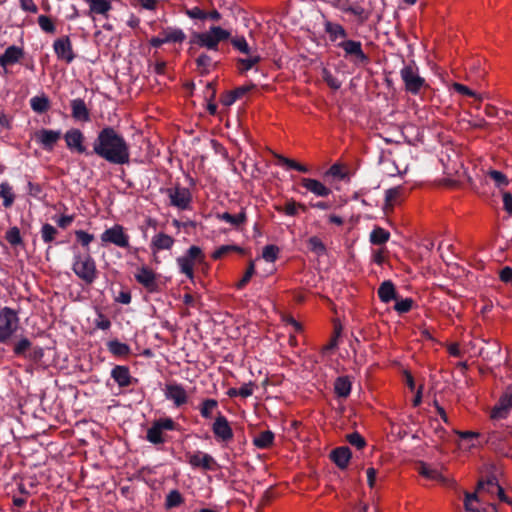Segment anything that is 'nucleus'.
<instances>
[{
    "mask_svg": "<svg viewBox=\"0 0 512 512\" xmlns=\"http://www.w3.org/2000/svg\"><path fill=\"white\" fill-rule=\"evenodd\" d=\"M92 147L93 153L111 164L123 165L129 163V145L113 127H105L100 130Z\"/></svg>",
    "mask_w": 512,
    "mask_h": 512,
    "instance_id": "nucleus-1",
    "label": "nucleus"
},
{
    "mask_svg": "<svg viewBox=\"0 0 512 512\" xmlns=\"http://www.w3.org/2000/svg\"><path fill=\"white\" fill-rule=\"evenodd\" d=\"M72 270L87 285H91L98 276L96 262L89 252L84 254L80 252L74 253Z\"/></svg>",
    "mask_w": 512,
    "mask_h": 512,
    "instance_id": "nucleus-2",
    "label": "nucleus"
},
{
    "mask_svg": "<svg viewBox=\"0 0 512 512\" xmlns=\"http://www.w3.org/2000/svg\"><path fill=\"white\" fill-rule=\"evenodd\" d=\"M229 37V31L220 26H212L208 31L193 33L190 43L210 51H218L219 43Z\"/></svg>",
    "mask_w": 512,
    "mask_h": 512,
    "instance_id": "nucleus-3",
    "label": "nucleus"
},
{
    "mask_svg": "<svg viewBox=\"0 0 512 512\" xmlns=\"http://www.w3.org/2000/svg\"><path fill=\"white\" fill-rule=\"evenodd\" d=\"M19 327L20 318L18 313L10 307H3L0 310V343H9Z\"/></svg>",
    "mask_w": 512,
    "mask_h": 512,
    "instance_id": "nucleus-4",
    "label": "nucleus"
},
{
    "mask_svg": "<svg viewBox=\"0 0 512 512\" xmlns=\"http://www.w3.org/2000/svg\"><path fill=\"white\" fill-rule=\"evenodd\" d=\"M400 76L405 90L413 95H418L422 88L427 86L426 80L420 75L419 68L413 61L401 68Z\"/></svg>",
    "mask_w": 512,
    "mask_h": 512,
    "instance_id": "nucleus-5",
    "label": "nucleus"
},
{
    "mask_svg": "<svg viewBox=\"0 0 512 512\" xmlns=\"http://www.w3.org/2000/svg\"><path fill=\"white\" fill-rule=\"evenodd\" d=\"M205 260V255L202 249L198 246H191L186 251V253L177 258L176 262L179 267V270L182 274L186 275V277L190 280L194 279V266L197 263H203Z\"/></svg>",
    "mask_w": 512,
    "mask_h": 512,
    "instance_id": "nucleus-6",
    "label": "nucleus"
},
{
    "mask_svg": "<svg viewBox=\"0 0 512 512\" xmlns=\"http://www.w3.org/2000/svg\"><path fill=\"white\" fill-rule=\"evenodd\" d=\"M102 244H114L120 248H128L129 235L125 232V229L120 224H115L112 227L106 229L100 236Z\"/></svg>",
    "mask_w": 512,
    "mask_h": 512,
    "instance_id": "nucleus-7",
    "label": "nucleus"
},
{
    "mask_svg": "<svg viewBox=\"0 0 512 512\" xmlns=\"http://www.w3.org/2000/svg\"><path fill=\"white\" fill-rule=\"evenodd\" d=\"M166 194L170 200V205L178 208L179 210H187L192 201V195L188 188L180 185L166 189Z\"/></svg>",
    "mask_w": 512,
    "mask_h": 512,
    "instance_id": "nucleus-8",
    "label": "nucleus"
},
{
    "mask_svg": "<svg viewBox=\"0 0 512 512\" xmlns=\"http://www.w3.org/2000/svg\"><path fill=\"white\" fill-rule=\"evenodd\" d=\"M212 432L218 441L224 443L230 442L234 437L233 430L227 418L220 412L212 424Z\"/></svg>",
    "mask_w": 512,
    "mask_h": 512,
    "instance_id": "nucleus-9",
    "label": "nucleus"
},
{
    "mask_svg": "<svg viewBox=\"0 0 512 512\" xmlns=\"http://www.w3.org/2000/svg\"><path fill=\"white\" fill-rule=\"evenodd\" d=\"M54 52L59 60L70 64L75 59L72 42L69 36L57 38L53 43Z\"/></svg>",
    "mask_w": 512,
    "mask_h": 512,
    "instance_id": "nucleus-10",
    "label": "nucleus"
},
{
    "mask_svg": "<svg viewBox=\"0 0 512 512\" xmlns=\"http://www.w3.org/2000/svg\"><path fill=\"white\" fill-rule=\"evenodd\" d=\"M164 395L166 399L172 401L176 407H180L188 401L187 392L181 384H166Z\"/></svg>",
    "mask_w": 512,
    "mask_h": 512,
    "instance_id": "nucleus-11",
    "label": "nucleus"
},
{
    "mask_svg": "<svg viewBox=\"0 0 512 512\" xmlns=\"http://www.w3.org/2000/svg\"><path fill=\"white\" fill-rule=\"evenodd\" d=\"M61 138L60 130L41 129L35 134V139L43 149L47 151L53 150L55 144Z\"/></svg>",
    "mask_w": 512,
    "mask_h": 512,
    "instance_id": "nucleus-12",
    "label": "nucleus"
},
{
    "mask_svg": "<svg viewBox=\"0 0 512 512\" xmlns=\"http://www.w3.org/2000/svg\"><path fill=\"white\" fill-rule=\"evenodd\" d=\"M338 47L344 50L346 56H354L361 63L368 61V56L363 52L360 41L344 39L338 43Z\"/></svg>",
    "mask_w": 512,
    "mask_h": 512,
    "instance_id": "nucleus-13",
    "label": "nucleus"
},
{
    "mask_svg": "<svg viewBox=\"0 0 512 512\" xmlns=\"http://www.w3.org/2000/svg\"><path fill=\"white\" fill-rule=\"evenodd\" d=\"M512 408V389H508L499 399V402L491 411L492 419H504Z\"/></svg>",
    "mask_w": 512,
    "mask_h": 512,
    "instance_id": "nucleus-14",
    "label": "nucleus"
},
{
    "mask_svg": "<svg viewBox=\"0 0 512 512\" xmlns=\"http://www.w3.org/2000/svg\"><path fill=\"white\" fill-rule=\"evenodd\" d=\"M138 283L144 286L149 292H157L158 284L155 273L148 267H141L135 274Z\"/></svg>",
    "mask_w": 512,
    "mask_h": 512,
    "instance_id": "nucleus-15",
    "label": "nucleus"
},
{
    "mask_svg": "<svg viewBox=\"0 0 512 512\" xmlns=\"http://www.w3.org/2000/svg\"><path fill=\"white\" fill-rule=\"evenodd\" d=\"M23 56L24 51L22 48L15 45L7 47L4 53L0 55V66L4 69V73H8L7 66L19 62Z\"/></svg>",
    "mask_w": 512,
    "mask_h": 512,
    "instance_id": "nucleus-16",
    "label": "nucleus"
},
{
    "mask_svg": "<svg viewBox=\"0 0 512 512\" xmlns=\"http://www.w3.org/2000/svg\"><path fill=\"white\" fill-rule=\"evenodd\" d=\"M64 139L70 150L86 153V147L83 145L84 135L79 129L73 128L68 130L64 135Z\"/></svg>",
    "mask_w": 512,
    "mask_h": 512,
    "instance_id": "nucleus-17",
    "label": "nucleus"
},
{
    "mask_svg": "<svg viewBox=\"0 0 512 512\" xmlns=\"http://www.w3.org/2000/svg\"><path fill=\"white\" fill-rule=\"evenodd\" d=\"M188 463L194 468L204 470H214L216 466V461L211 455L200 451L189 455Z\"/></svg>",
    "mask_w": 512,
    "mask_h": 512,
    "instance_id": "nucleus-18",
    "label": "nucleus"
},
{
    "mask_svg": "<svg viewBox=\"0 0 512 512\" xmlns=\"http://www.w3.org/2000/svg\"><path fill=\"white\" fill-rule=\"evenodd\" d=\"M418 472L420 475L427 479L438 481L444 485L450 484V480L446 476H444L439 469L431 467L430 465L424 462L419 463Z\"/></svg>",
    "mask_w": 512,
    "mask_h": 512,
    "instance_id": "nucleus-19",
    "label": "nucleus"
},
{
    "mask_svg": "<svg viewBox=\"0 0 512 512\" xmlns=\"http://www.w3.org/2000/svg\"><path fill=\"white\" fill-rule=\"evenodd\" d=\"M301 185L309 192L318 197H327L331 193V189L322 182L312 178H302Z\"/></svg>",
    "mask_w": 512,
    "mask_h": 512,
    "instance_id": "nucleus-20",
    "label": "nucleus"
},
{
    "mask_svg": "<svg viewBox=\"0 0 512 512\" xmlns=\"http://www.w3.org/2000/svg\"><path fill=\"white\" fill-rule=\"evenodd\" d=\"M88 6V15H101L108 17L110 10L112 9V3L110 0H84Z\"/></svg>",
    "mask_w": 512,
    "mask_h": 512,
    "instance_id": "nucleus-21",
    "label": "nucleus"
},
{
    "mask_svg": "<svg viewBox=\"0 0 512 512\" xmlns=\"http://www.w3.org/2000/svg\"><path fill=\"white\" fill-rule=\"evenodd\" d=\"M174 243L175 240L172 236L160 232L153 236L150 246L153 253H156L161 250H170L173 247Z\"/></svg>",
    "mask_w": 512,
    "mask_h": 512,
    "instance_id": "nucleus-22",
    "label": "nucleus"
},
{
    "mask_svg": "<svg viewBox=\"0 0 512 512\" xmlns=\"http://www.w3.org/2000/svg\"><path fill=\"white\" fill-rule=\"evenodd\" d=\"M111 377L122 388L128 387L132 383L130 370L124 365H116L111 371Z\"/></svg>",
    "mask_w": 512,
    "mask_h": 512,
    "instance_id": "nucleus-23",
    "label": "nucleus"
},
{
    "mask_svg": "<svg viewBox=\"0 0 512 512\" xmlns=\"http://www.w3.org/2000/svg\"><path fill=\"white\" fill-rule=\"evenodd\" d=\"M72 117L76 121L88 122L90 121V112L87 108L85 101L81 98H76L71 101Z\"/></svg>",
    "mask_w": 512,
    "mask_h": 512,
    "instance_id": "nucleus-24",
    "label": "nucleus"
},
{
    "mask_svg": "<svg viewBox=\"0 0 512 512\" xmlns=\"http://www.w3.org/2000/svg\"><path fill=\"white\" fill-rule=\"evenodd\" d=\"M216 218L220 221L229 223L235 229H239L242 225L247 222L246 209L241 208L240 212L236 215H232L228 212L218 213Z\"/></svg>",
    "mask_w": 512,
    "mask_h": 512,
    "instance_id": "nucleus-25",
    "label": "nucleus"
},
{
    "mask_svg": "<svg viewBox=\"0 0 512 512\" xmlns=\"http://www.w3.org/2000/svg\"><path fill=\"white\" fill-rule=\"evenodd\" d=\"M331 459L340 468L345 469L351 459V451L349 447L342 446L331 452Z\"/></svg>",
    "mask_w": 512,
    "mask_h": 512,
    "instance_id": "nucleus-26",
    "label": "nucleus"
},
{
    "mask_svg": "<svg viewBox=\"0 0 512 512\" xmlns=\"http://www.w3.org/2000/svg\"><path fill=\"white\" fill-rule=\"evenodd\" d=\"M378 297L383 303H389L396 299L395 285L391 280H386L381 283L378 288Z\"/></svg>",
    "mask_w": 512,
    "mask_h": 512,
    "instance_id": "nucleus-27",
    "label": "nucleus"
},
{
    "mask_svg": "<svg viewBox=\"0 0 512 512\" xmlns=\"http://www.w3.org/2000/svg\"><path fill=\"white\" fill-rule=\"evenodd\" d=\"M165 43H182L186 39L184 31L177 27H166L160 33Z\"/></svg>",
    "mask_w": 512,
    "mask_h": 512,
    "instance_id": "nucleus-28",
    "label": "nucleus"
},
{
    "mask_svg": "<svg viewBox=\"0 0 512 512\" xmlns=\"http://www.w3.org/2000/svg\"><path fill=\"white\" fill-rule=\"evenodd\" d=\"M352 381L349 376L337 377L334 382V392L340 398H346L350 395Z\"/></svg>",
    "mask_w": 512,
    "mask_h": 512,
    "instance_id": "nucleus-29",
    "label": "nucleus"
},
{
    "mask_svg": "<svg viewBox=\"0 0 512 512\" xmlns=\"http://www.w3.org/2000/svg\"><path fill=\"white\" fill-rule=\"evenodd\" d=\"M324 30L329 35V39L335 42L338 39H345L347 37L346 30L338 23L325 21Z\"/></svg>",
    "mask_w": 512,
    "mask_h": 512,
    "instance_id": "nucleus-30",
    "label": "nucleus"
},
{
    "mask_svg": "<svg viewBox=\"0 0 512 512\" xmlns=\"http://www.w3.org/2000/svg\"><path fill=\"white\" fill-rule=\"evenodd\" d=\"M106 345L109 352L116 357H126L131 353L130 346L117 339L108 341Z\"/></svg>",
    "mask_w": 512,
    "mask_h": 512,
    "instance_id": "nucleus-31",
    "label": "nucleus"
},
{
    "mask_svg": "<svg viewBox=\"0 0 512 512\" xmlns=\"http://www.w3.org/2000/svg\"><path fill=\"white\" fill-rule=\"evenodd\" d=\"M390 239V232L376 226L370 233L369 240L373 245H383Z\"/></svg>",
    "mask_w": 512,
    "mask_h": 512,
    "instance_id": "nucleus-32",
    "label": "nucleus"
},
{
    "mask_svg": "<svg viewBox=\"0 0 512 512\" xmlns=\"http://www.w3.org/2000/svg\"><path fill=\"white\" fill-rule=\"evenodd\" d=\"M274 433L270 430L262 431L253 439V444L259 449H266L273 444Z\"/></svg>",
    "mask_w": 512,
    "mask_h": 512,
    "instance_id": "nucleus-33",
    "label": "nucleus"
},
{
    "mask_svg": "<svg viewBox=\"0 0 512 512\" xmlns=\"http://www.w3.org/2000/svg\"><path fill=\"white\" fill-rule=\"evenodd\" d=\"M404 188L402 186H396L387 189L385 192V207L392 208L398 200L403 196Z\"/></svg>",
    "mask_w": 512,
    "mask_h": 512,
    "instance_id": "nucleus-34",
    "label": "nucleus"
},
{
    "mask_svg": "<svg viewBox=\"0 0 512 512\" xmlns=\"http://www.w3.org/2000/svg\"><path fill=\"white\" fill-rule=\"evenodd\" d=\"M30 106L34 112L41 114L49 109L50 102L45 95L34 96L30 99Z\"/></svg>",
    "mask_w": 512,
    "mask_h": 512,
    "instance_id": "nucleus-35",
    "label": "nucleus"
},
{
    "mask_svg": "<svg viewBox=\"0 0 512 512\" xmlns=\"http://www.w3.org/2000/svg\"><path fill=\"white\" fill-rule=\"evenodd\" d=\"M0 197L3 198V206L9 208L12 206L15 200V194L12 186L8 182H2L0 184Z\"/></svg>",
    "mask_w": 512,
    "mask_h": 512,
    "instance_id": "nucleus-36",
    "label": "nucleus"
},
{
    "mask_svg": "<svg viewBox=\"0 0 512 512\" xmlns=\"http://www.w3.org/2000/svg\"><path fill=\"white\" fill-rule=\"evenodd\" d=\"M218 408V401L216 399L207 398L204 399L199 407L200 415L204 419H210L213 412Z\"/></svg>",
    "mask_w": 512,
    "mask_h": 512,
    "instance_id": "nucleus-37",
    "label": "nucleus"
},
{
    "mask_svg": "<svg viewBox=\"0 0 512 512\" xmlns=\"http://www.w3.org/2000/svg\"><path fill=\"white\" fill-rule=\"evenodd\" d=\"M246 92V88L238 87L235 90L226 92L224 95H222L220 101L224 106H231L236 102L237 99L241 98Z\"/></svg>",
    "mask_w": 512,
    "mask_h": 512,
    "instance_id": "nucleus-38",
    "label": "nucleus"
},
{
    "mask_svg": "<svg viewBox=\"0 0 512 512\" xmlns=\"http://www.w3.org/2000/svg\"><path fill=\"white\" fill-rule=\"evenodd\" d=\"M260 60H261V56L258 54V52H251L250 54H247L246 58H240L238 60V63L242 66L240 68V71L246 72V71L250 70L257 63H259Z\"/></svg>",
    "mask_w": 512,
    "mask_h": 512,
    "instance_id": "nucleus-39",
    "label": "nucleus"
},
{
    "mask_svg": "<svg viewBox=\"0 0 512 512\" xmlns=\"http://www.w3.org/2000/svg\"><path fill=\"white\" fill-rule=\"evenodd\" d=\"M479 491L485 490L489 493L501 492V486L497 483V479L492 476L486 480H480L477 485Z\"/></svg>",
    "mask_w": 512,
    "mask_h": 512,
    "instance_id": "nucleus-40",
    "label": "nucleus"
},
{
    "mask_svg": "<svg viewBox=\"0 0 512 512\" xmlns=\"http://www.w3.org/2000/svg\"><path fill=\"white\" fill-rule=\"evenodd\" d=\"M146 438L150 443L162 444L164 442L163 430H161L156 423H153L152 426L147 430Z\"/></svg>",
    "mask_w": 512,
    "mask_h": 512,
    "instance_id": "nucleus-41",
    "label": "nucleus"
},
{
    "mask_svg": "<svg viewBox=\"0 0 512 512\" xmlns=\"http://www.w3.org/2000/svg\"><path fill=\"white\" fill-rule=\"evenodd\" d=\"M278 163L281 165H285L289 169H294L302 173H307L309 171L308 167L296 162L293 159L286 158L282 155H276Z\"/></svg>",
    "mask_w": 512,
    "mask_h": 512,
    "instance_id": "nucleus-42",
    "label": "nucleus"
},
{
    "mask_svg": "<svg viewBox=\"0 0 512 512\" xmlns=\"http://www.w3.org/2000/svg\"><path fill=\"white\" fill-rule=\"evenodd\" d=\"M184 502V498L178 490H171L165 499V507L171 509L180 506Z\"/></svg>",
    "mask_w": 512,
    "mask_h": 512,
    "instance_id": "nucleus-43",
    "label": "nucleus"
},
{
    "mask_svg": "<svg viewBox=\"0 0 512 512\" xmlns=\"http://www.w3.org/2000/svg\"><path fill=\"white\" fill-rule=\"evenodd\" d=\"M58 234V230L49 223H45L41 227V238L45 243L54 241Z\"/></svg>",
    "mask_w": 512,
    "mask_h": 512,
    "instance_id": "nucleus-44",
    "label": "nucleus"
},
{
    "mask_svg": "<svg viewBox=\"0 0 512 512\" xmlns=\"http://www.w3.org/2000/svg\"><path fill=\"white\" fill-rule=\"evenodd\" d=\"M464 506L469 512H481L480 503L475 493L465 494Z\"/></svg>",
    "mask_w": 512,
    "mask_h": 512,
    "instance_id": "nucleus-45",
    "label": "nucleus"
},
{
    "mask_svg": "<svg viewBox=\"0 0 512 512\" xmlns=\"http://www.w3.org/2000/svg\"><path fill=\"white\" fill-rule=\"evenodd\" d=\"M231 43L235 49L245 55L250 54L251 52H257V50L251 49L244 37H235L231 40Z\"/></svg>",
    "mask_w": 512,
    "mask_h": 512,
    "instance_id": "nucleus-46",
    "label": "nucleus"
},
{
    "mask_svg": "<svg viewBox=\"0 0 512 512\" xmlns=\"http://www.w3.org/2000/svg\"><path fill=\"white\" fill-rule=\"evenodd\" d=\"M322 78L327 83V85L333 90L340 89L342 85L341 81L336 76H334L327 68L322 69Z\"/></svg>",
    "mask_w": 512,
    "mask_h": 512,
    "instance_id": "nucleus-47",
    "label": "nucleus"
},
{
    "mask_svg": "<svg viewBox=\"0 0 512 512\" xmlns=\"http://www.w3.org/2000/svg\"><path fill=\"white\" fill-rule=\"evenodd\" d=\"M308 247L312 252L319 256L325 254L326 252L324 243L317 236H312L308 239Z\"/></svg>",
    "mask_w": 512,
    "mask_h": 512,
    "instance_id": "nucleus-48",
    "label": "nucleus"
},
{
    "mask_svg": "<svg viewBox=\"0 0 512 512\" xmlns=\"http://www.w3.org/2000/svg\"><path fill=\"white\" fill-rule=\"evenodd\" d=\"M229 252H242V248L236 245H222L212 253V258L218 260Z\"/></svg>",
    "mask_w": 512,
    "mask_h": 512,
    "instance_id": "nucleus-49",
    "label": "nucleus"
},
{
    "mask_svg": "<svg viewBox=\"0 0 512 512\" xmlns=\"http://www.w3.org/2000/svg\"><path fill=\"white\" fill-rule=\"evenodd\" d=\"M75 236L77 241L89 252V245L94 240V235L90 234L84 230H76Z\"/></svg>",
    "mask_w": 512,
    "mask_h": 512,
    "instance_id": "nucleus-50",
    "label": "nucleus"
},
{
    "mask_svg": "<svg viewBox=\"0 0 512 512\" xmlns=\"http://www.w3.org/2000/svg\"><path fill=\"white\" fill-rule=\"evenodd\" d=\"M37 22H38L39 27L44 32L49 33V34L55 33L56 27H55V24L53 23V21L51 20L50 17H48L46 15H40L38 17Z\"/></svg>",
    "mask_w": 512,
    "mask_h": 512,
    "instance_id": "nucleus-51",
    "label": "nucleus"
},
{
    "mask_svg": "<svg viewBox=\"0 0 512 512\" xmlns=\"http://www.w3.org/2000/svg\"><path fill=\"white\" fill-rule=\"evenodd\" d=\"M5 239L12 245V246H18L22 244V237L20 234V230L18 227H12L10 228L6 234Z\"/></svg>",
    "mask_w": 512,
    "mask_h": 512,
    "instance_id": "nucleus-52",
    "label": "nucleus"
},
{
    "mask_svg": "<svg viewBox=\"0 0 512 512\" xmlns=\"http://www.w3.org/2000/svg\"><path fill=\"white\" fill-rule=\"evenodd\" d=\"M278 254L279 248L276 245H266L263 248L262 257L267 262H275Z\"/></svg>",
    "mask_w": 512,
    "mask_h": 512,
    "instance_id": "nucleus-53",
    "label": "nucleus"
},
{
    "mask_svg": "<svg viewBox=\"0 0 512 512\" xmlns=\"http://www.w3.org/2000/svg\"><path fill=\"white\" fill-rule=\"evenodd\" d=\"M196 65L201 69V73H208L212 66V58L208 54L202 53L197 57Z\"/></svg>",
    "mask_w": 512,
    "mask_h": 512,
    "instance_id": "nucleus-54",
    "label": "nucleus"
},
{
    "mask_svg": "<svg viewBox=\"0 0 512 512\" xmlns=\"http://www.w3.org/2000/svg\"><path fill=\"white\" fill-rule=\"evenodd\" d=\"M488 176L495 182L497 187L507 186L509 180L507 176L498 170H489Z\"/></svg>",
    "mask_w": 512,
    "mask_h": 512,
    "instance_id": "nucleus-55",
    "label": "nucleus"
},
{
    "mask_svg": "<svg viewBox=\"0 0 512 512\" xmlns=\"http://www.w3.org/2000/svg\"><path fill=\"white\" fill-rule=\"evenodd\" d=\"M32 343L28 338H21L15 343L13 352L17 356H22L31 347Z\"/></svg>",
    "mask_w": 512,
    "mask_h": 512,
    "instance_id": "nucleus-56",
    "label": "nucleus"
},
{
    "mask_svg": "<svg viewBox=\"0 0 512 512\" xmlns=\"http://www.w3.org/2000/svg\"><path fill=\"white\" fill-rule=\"evenodd\" d=\"M452 88L454 91H456L457 93L461 94V95H464V96H468V97H474L476 98L477 100L481 101V97L478 96L476 94V92H474L473 90H471L469 87L461 84V83H453L452 84Z\"/></svg>",
    "mask_w": 512,
    "mask_h": 512,
    "instance_id": "nucleus-57",
    "label": "nucleus"
},
{
    "mask_svg": "<svg viewBox=\"0 0 512 512\" xmlns=\"http://www.w3.org/2000/svg\"><path fill=\"white\" fill-rule=\"evenodd\" d=\"M254 273H255V267H254V264L251 262L249 264L246 272L244 273L243 277L239 280V282H237L236 288L238 290L243 289L248 284V282L250 281V279L252 278Z\"/></svg>",
    "mask_w": 512,
    "mask_h": 512,
    "instance_id": "nucleus-58",
    "label": "nucleus"
},
{
    "mask_svg": "<svg viewBox=\"0 0 512 512\" xmlns=\"http://www.w3.org/2000/svg\"><path fill=\"white\" fill-rule=\"evenodd\" d=\"M347 441L358 449H362L365 445V439L358 433L354 432L347 435Z\"/></svg>",
    "mask_w": 512,
    "mask_h": 512,
    "instance_id": "nucleus-59",
    "label": "nucleus"
},
{
    "mask_svg": "<svg viewBox=\"0 0 512 512\" xmlns=\"http://www.w3.org/2000/svg\"><path fill=\"white\" fill-rule=\"evenodd\" d=\"M413 305V300L411 298H405L400 301H397L394 305V309L398 313H407L411 310Z\"/></svg>",
    "mask_w": 512,
    "mask_h": 512,
    "instance_id": "nucleus-60",
    "label": "nucleus"
},
{
    "mask_svg": "<svg viewBox=\"0 0 512 512\" xmlns=\"http://www.w3.org/2000/svg\"><path fill=\"white\" fill-rule=\"evenodd\" d=\"M276 209L288 216H295L298 213L297 202H295L293 199L287 201L283 208L277 207Z\"/></svg>",
    "mask_w": 512,
    "mask_h": 512,
    "instance_id": "nucleus-61",
    "label": "nucleus"
},
{
    "mask_svg": "<svg viewBox=\"0 0 512 512\" xmlns=\"http://www.w3.org/2000/svg\"><path fill=\"white\" fill-rule=\"evenodd\" d=\"M95 326L101 330H108L111 327V321L102 313L95 319Z\"/></svg>",
    "mask_w": 512,
    "mask_h": 512,
    "instance_id": "nucleus-62",
    "label": "nucleus"
},
{
    "mask_svg": "<svg viewBox=\"0 0 512 512\" xmlns=\"http://www.w3.org/2000/svg\"><path fill=\"white\" fill-rule=\"evenodd\" d=\"M502 200H503V209L509 215H512V194L510 192H504L502 194Z\"/></svg>",
    "mask_w": 512,
    "mask_h": 512,
    "instance_id": "nucleus-63",
    "label": "nucleus"
},
{
    "mask_svg": "<svg viewBox=\"0 0 512 512\" xmlns=\"http://www.w3.org/2000/svg\"><path fill=\"white\" fill-rule=\"evenodd\" d=\"M499 278L504 283L512 282V268L509 266L503 267L499 272Z\"/></svg>",
    "mask_w": 512,
    "mask_h": 512,
    "instance_id": "nucleus-64",
    "label": "nucleus"
}]
</instances>
